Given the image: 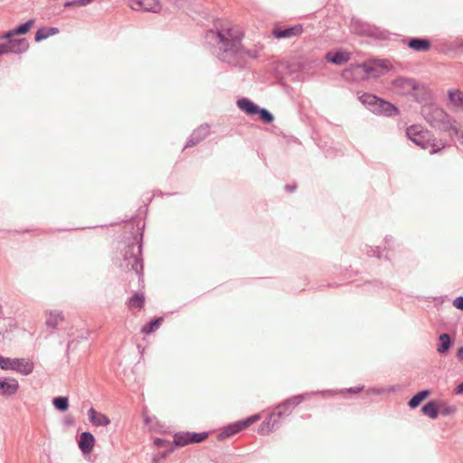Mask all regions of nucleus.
<instances>
[{"instance_id": "obj_1", "label": "nucleus", "mask_w": 463, "mask_h": 463, "mask_svg": "<svg viewBox=\"0 0 463 463\" xmlns=\"http://www.w3.org/2000/svg\"><path fill=\"white\" fill-rule=\"evenodd\" d=\"M243 36L239 27L222 25L205 33L204 44L221 61L232 67L245 68L248 59H256L259 52L244 48L241 43Z\"/></svg>"}, {"instance_id": "obj_2", "label": "nucleus", "mask_w": 463, "mask_h": 463, "mask_svg": "<svg viewBox=\"0 0 463 463\" xmlns=\"http://www.w3.org/2000/svg\"><path fill=\"white\" fill-rule=\"evenodd\" d=\"M128 236L124 237L122 241L124 260L128 266H131V269L138 275V279L143 278V237L144 233H128Z\"/></svg>"}, {"instance_id": "obj_3", "label": "nucleus", "mask_w": 463, "mask_h": 463, "mask_svg": "<svg viewBox=\"0 0 463 463\" xmlns=\"http://www.w3.org/2000/svg\"><path fill=\"white\" fill-rule=\"evenodd\" d=\"M308 393L298 394V395L292 396V397L287 399L286 401H284L283 402H281L280 404H279L276 407V409L274 410L273 413L269 416L267 422L264 421L262 423L260 431L261 432L264 431L265 424H267V428H268L269 431H273L276 429H278L279 422H278V420L275 419L274 417H278L279 419H280V418L289 415L291 413L292 410L296 406L300 404L304 401L305 396Z\"/></svg>"}, {"instance_id": "obj_4", "label": "nucleus", "mask_w": 463, "mask_h": 463, "mask_svg": "<svg viewBox=\"0 0 463 463\" xmlns=\"http://www.w3.org/2000/svg\"><path fill=\"white\" fill-rule=\"evenodd\" d=\"M359 99L369 110L376 115L394 117L400 114V110L395 105L374 94L364 93Z\"/></svg>"}, {"instance_id": "obj_5", "label": "nucleus", "mask_w": 463, "mask_h": 463, "mask_svg": "<svg viewBox=\"0 0 463 463\" xmlns=\"http://www.w3.org/2000/svg\"><path fill=\"white\" fill-rule=\"evenodd\" d=\"M422 115L431 127H442L443 130H452L456 135L459 134V129L450 124L449 116L443 109L424 106Z\"/></svg>"}, {"instance_id": "obj_6", "label": "nucleus", "mask_w": 463, "mask_h": 463, "mask_svg": "<svg viewBox=\"0 0 463 463\" xmlns=\"http://www.w3.org/2000/svg\"><path fill=\"white\" fill-rule=\"evenodd\" d=\"M406 135L411 142H413L415 145L421 148H427L430 145V139L426 137L427 133L420 130L419 127L417 126H411L410 128H408ZM446 143H442L441 146L435 147V144H431L432 148L430 151V153L431 155L439 153V151H441V149L446 147Z\"/></svg>"}, {"instance_id": "obj_7", "label": "nucleus", "mask_w": 463, "mask_h": 463, "mask_svg": "<svg viewBox=\"0 0 463 463\" xmlns=\"http://www.w3.org/2000/svg\"><path fill=\"white\" fill-rule=\"evenodd\" d=\"M208 437V432H190L181 431L174 435V441L175 447H184L191 443H200Z\"/></svg>"}, {"instance_id": "obj_8", "label": "nucleus", "mask_w": 463, "mask_h": 463, "mask_svg": "<svg viewBox=\"0 0 463 463\" xmlns=\"http://www.w3.org/2000/svg\"><path fill=\"white\" fill-rule=\"evenodd\" d=\"M392 90L400 95H411L417 90V81L414 79L399 77L392 80Z\"/></svg>"}, {"instance_id": "obj_9", "label": "nucleus", "mask_w": 463, "mask_h": 463, "mask_svg": "<svg viewBox=\"0 0 463 463\" xmlns=\"http://www.w3.org/2000/svg\"><path fill=\"white\" fill-rule=\"evenodd\" d=\"M343 76L345 79L352 80L354 81L368 80V74L365 71L364 62L351 65L348 69L344 71Z\"/></svg>"}, {"instance_id": "obj_10", "label": "nucleus", "mask_w": 463, "mask_h": 463, "mask_svg": "<svg viewBox=\"0 0 463 463\" xmlns=\"http://www.w3.org/2000/svg\"><path fill=\"white\" fill-rule=\"evenodd\" d=\"M303 32V27L300 24L292 26L280 27L277 26L273 29L272 34L277 39L291 38L293 36L300 35Z\"/></svg>"}, {"instance_id": "obj_11", "label": "nucleus", "mask_w": 463, "mask_h": 463, "mask_svg": "<svg viewBox=\"0 0 463 463\" xmlns=\"http://www.w3.org/2000/svg\"><path fill=\"white\" fill-rule=\"evenodd\" d=\"M210 126L202 124L198 128L194 129L189 137L184 148L193 147L203 140L209 135Z\"/></svg>"}, {"instance_id": "obj_12", "label": "nucleus", "mask_w": 463, "mask_h": 463, "mask_svg": "<svg viewBox=\"0 0 463 463\" xmlns=\"http://www.w3.org/2000/svg\"><path fill=\"white\" fill-rule=\"evenodd\" d=\"M95 437L90 431H83L78 439V446L83 455L90 454L95 445Z\"/></svg>"}, {"instance_id": "obj_13", "label": "nucleus", "mask_w": 463, "mask_h": 463, "mask_svg": "<svg viewBox=\"0 0 463 463\" xmlns=\"http://www.w3.org/2000/svg\"><path fill=\"white\" fill-rule=\"evenodd\" d=\"M18 387L19 383L15 379L0 378V395L12 396L17 392Z\"/></svg>"}, {"instance_id": "obj_14", "label": "nucleus", "mask_w": 463, "mask_h": 463, "mask_svg": "<svg viewBox=\"0 0 463 463\" xmlns=\"http://www.w3.org/2000/svg\"><path fill=\"white\" fill-rule=\"evenodd\" d=\"M11 370L18 372L23 375H29L33 371V364L24 358H14Z\"/></svg>"}, {"instance_id": "obj_15", "label": "nucleus", "mask_w": 463, "mask_h": 463, "mask_svg": "<svg viewBox=\"0 0 463 463\" xmlns=\"http://www.w3.org/2000/svg\"><path fill=\"white\" fill-rule=\"evenodd\" d=\"M9 53L21 54L29 48V43L25 38H18L6 41Z\"/></svg>"}, {"instance_id": "obj_16", "label": "nucleus", "mask_w": 463, "mask_h": 463, "mask_svg": "<svg viewBox=\"0 0 463 463\" xmlns=\"http://www.w3.org/2000/svg\"><path fill=\"white\" fill-rule=\"evenodd\" d=\"M365 71L368 74V80L380 77L385 69L384 61H374L364 62Z\"/></svg>"}, {"instance_id": "obj_17", "label": "nucleus", "mask_w": 463, "mask_h": 463, "mask_svg": "<svg viewBox=\"0 0 463 463\" xmlns=\"http://www.w3.org/2000/svg\"><path fill=\"white\" fill-rule=\"evenodd\" d=\"M453 345L454 339L449 334L442 333L438 337L436 350L439 354L445 355L449 353Z\"/></svg>"}, {"instance_id": "obj_18", "label": "nucleus", "mask_w": 463, "mask_h": 463, "mask_svg": "<svg viewBox=\"0 0 463 463\" xmlns=\"http://www.w3.org/2000/svg\"><path fill=\"white\" fill-rule=\"evenodd\" d=\"M407 45L416 52H427L430 49V41L427 38L412 37L408 40Z\"/></svg>"}, {"instance_id": "obj_19", "label": "nucleus", "mask_w": 463, "mask_h": 463, "mask_svg": "<svg viewBox=\"0 0 463 463\" xmlns=\"http://www.w3.org/2000/svg\"><path fill=\"white\" fill-rule=\"evenodd\" d=\"M325 58L328 62L342 65L349 61L350 55L348 52L343 51H331L326 54Z\"/></svg>"}, {"instance_id": "obj_20", "label": "nucleus", "mask_w": 463, "mask_h": 463, "mask_svg": "<svg viewBox=\"0 0 463 463\" xmlns=\"http://www.w3.org/2000/svg\"><path fill=\"white\" fill-rule=\"evenodd\" d=\"M88 415L91 424L96 427L108 426L110 423V420L107 415L98 412L92 407L89 410Z\"/></svg>"}, {"instance_id": "obj_21", "label": "nucleus", "mask_w": 463, "mask_h": 463, "mask_svg": "<svg viewBox=\"0 0 463 463\" xmlns=\"http://www.w3.org/2000/svg\"><path fill=\"white\" fill-rule=\"evenodd\" d=\"M236 104L237 107L248 116L256 115V111L259 108V106L255 104L251 99L245 97L238 99Z\"/></svg>"}, {"instance_id": "obj_22", "label": "nucleus", "mask_w": 463, "mask_h": 463, "mask_svg": "<svg viewBox=\"0 0 463 463\" xmlns=\"http://www.w3.org/2000/svg\"><path fill=\"white\" fill-rule=\"evenodd\" d=\"M421 412L430 417L431 420H435L438 418L439 410V402L437 401L431 400L425 403L421 407Z\"/></svg>"}, {"instance_id": "obj_23", "label": "nucleus", "mask_w": 463, "mask_h": 463, "mask_svg": "<svg viewBox=\"0 0 463 463\" xmlns=\"http://www.w3.org/2000/svg\"><path fill=\"white\" fill-rule=\"evenodd\" d=\"M411 96H412L417 102L424 105H426L430 100V92L424 86L420 85L418 82L417 90H413L411 93Z\"/></svg>"}, {"instance_id": "obj_24", "label": "nucleus", "mask_w": 463, "mask_h": 463, "mask_svg": "<svg viewBox=\"0 0 463 463\" xmlns=\"http://www.w3.org/2000/svg\"><path fill=\"white\" fill-rule=\"evenodd\" d=\"M430 394V391L429 389H424L417 393H415L408 402V406L411 409L417 408L425 399H427Z\"/></svg>"}, {"instance_id": "obj_25", "label": "nucleus", "mask_w": 463, "mask_h": 463, "mask_svg": "<svg viewBox=\"0 0 463 463\" xmlns=\"http://www.w3.org/2000/svg\"><path fill=\"white\" fill-rule=\"evenodd\" d=\"M145 301L146 298L144 293L136 292L128 298L127 305L129 308L137 307L138 309H142L145 306Z\"/></svg>"}, {"instance_id": "obj_26", "label": "nucleus", "mask_w": 463, "mask_h": 463, "mask_svg": "<svg viewBox=\"0 0 463 463\" xmlns=\"http://www.w3.org/2000/svg\"><path fill=\"white\" fill-rule=\"evenodd\" d=\"M239 426L240 424L238 421L225 426L222 432L218 434V439L221 440L227 437L239 433L240 431L242 430L241 428H239Z\"/></svg>"}, {"instance_id": "obj_27", "label": "nucleus", "mask_w": 463, "mask_h": 463, "mask_svg": "<svg viewBox=\"0 0 463 463\" xmlns=\"http://www.w3.org/2000/svg\"><path fill=\"white\" fill-rule=\"evenodd\" d=\"M163 320L164 318L162 317L151 319L149 322H147L142 326L141 332L146 335L154 333L158 329Z\"/></svg>"}, {"instance_id": "obj_28", "label": "nucleus", "mask_w": 463, "mask_h": 463, "mask_svg": "<svg viewBox=\"0 0 463 463\" xmlns=\"http://www.w3.org/2000/svg\"><path fill=\"white\" fill-rule=\"evenodd\" d=\"M448 99L454 106L463 109V91L460 90H449Z\"/></svg>"}, {"instance_id": "obj_29", "label": "nucleus", "mask_w": 463, "mask_h": 463, "mask_svg": "<svg viewBox=\"0 0 463 463\" xmlns=\"http://www.w3.org/2000/svg\"><path fill=\"white\" fill-rule=\"evenodd\" d=\"M64 319V316L62 312L58 311H51L48 315V317L46 319V326L51 328H57V326L60 321H62Z\"/></svg>"}, {"instance_id": "obj_30", "label": "nucleus", "mask_w": 463, "mask_h": 463, "mask_svg": "<svg viewBox=\"0 0 463 463\" xmlns=\"http://www.w3.org/2000/svg\"><path fill=\"white\" fill-rule=\"evenodd\" d=\"M53 407L60 412H64L69 409V398L67 396H56L52 399Z\"/></svg>"}, {"instance_id": "obj_31", "label": "nucleus", "mask_w": 463, "mask_h": 463, "mask_svg": "<svg viewBox=\"0 0 463 463\" xmlns=\"http://www.w3.org/2000/svg\"><path fill=\"white\" fill-rule=\"evenodd\" d=\"M385 250H387V246H384V248L383 249L381 246L373 247L370 245H365L364 251L368 256H373V257H376L377 259H382L383 257L388 259L387 254L386 255L383 254Z\"/></svg>"}, {"instance_id": "obj_32", "label": "nucleus", "mask_w": 463, "mask_h": 463, "mask_svg": "<svg viewBox=\"0 0 463 463\" xmlns=\"http://www.w3.org/2000/svg\"><path fill=\"white\" fill-rule=\"evenodd\" d=\"M162 5L158 0H146L144 1L143 11L150 12L153 14H159L161 12Z\"/></svg>"}, {"instance_id": "obj_33", "label": "nucleus", "mask_w": 463, "mask_h": 463, "mask_svg": "<svg viewBox=\"0 0 463 463\" xmlns=\"http://www.w3.org/2000/svg\"><path fill=\"white\" fill-rule=\"evenodd\" d=\"M256 115H258L259 118L265 124H269L274 120L273 114L264 108L259 107L256 111Z\"/></svg>"}, {"instance_id": "obj_34", "label": "nucleus", "mask_w": 463, "mask_h": 463, "mask_svg": "<svg viewBox=\"0 0 463 463\" xmlns=\"http://www.w3.org/2000/svg\"><path fill=\"white\" fill-rule=\"evenodd\" d=\"M439 410L442 416H449L457 412V407L455 405H450L444 401L439 402Z\"/></svg>"}, {"instance_id": "obj_35", "label": "nucleus", "mask_w": 463, "mask_h": 463, "mask_svg": "<svg viewBox=\"0 0 463 463\" xmlns=\"http://www.w3.org/2000/svg\"><path fill=\"white\" fill-rule=\"evenodd\" d=\"M34 19H30L25 23L19 24L18 26L15 27V33H18L19 35L27 33L30 31L31 27L34 24Z\"/></svg>"}, {"instance_id": "obj_36", "label": "nucleus", "mask_w": 463, "mask_h": 463, "mask_svg": "<svg viewBox=\"0 0 463 463\" xmlns=\"http://www.w3.org/2000/svg\"><path fill=\"white\" fill-rule=\"evenodd\" d=\"M260 419V416L258 414L251 415L250 417H247L246 419L238 420L240 426L239 428H241V430L247 429L250 425L254 423Z\"/></svg>"}, {"instance_id": "obj_37", "label": "nucleus", "mask_w": 463, "mask_h": 463, "mask_svg": "<svg viewBox=\"0 0 463 463\" xmlns=\"http://www.w3.org/2000/svg\"><path fill=\"white\" fill-rule=\"evenodd\" d=\"M94 0H71L67 1L63 4L64 7H73V6H86L89 4L92 3Z\"/></svg>"}, {"instance_id": "obj_38", "label": "nucleus", "mask_w": 463, "mask_h": 463, "mask_svg": "<svg viewBox=\"0 0 463 463\" xmlns=\"http://www.w3.org/2000/svg\"><path fill=\"white\" fill-rule=\"evenodd\" d=\"M154 445L157 448H165V449H169L170 447H175V444H171L169 440L161 438H156L154 439Z\"/></svg>"}, {"instance_id": "obj_39", "label": "nucleus", "mask_w": 463, "mask_h": 463, "mask_svg": "<svg viewBox=\"0 0 463 463\" xmlns=\"http://www.w3.org/2000/svg\"><path fill=\"white\" fill-rule=\"evenodd\" d=\"M48 33H47V29L46 27H41L40 29H38L36 32H35V34H34V40L35 42L39 43L43 40H45L46 38H48Z\"/></svg>"}, {"instance_id": "obj_40", "label": "nucleus", "mask_w": 463, "mask_h": 463, "mask_svg": "<svg viewBox=\"0 0 463 463\" xmlns=\"http://www.w3.org/2000/svg\"><path fill=\"white\" fill-rule=\"evenodd\" d=\"M173 451H174V447H170L169 449H166L164 451L155 454L152 459H157V462L161 463V460L165 459Z\"/></svg>"}, {"instance_id": "obj_41", "label": "nucleus", "mask_w": 463, "mask_h": 463, "mask_svg": "<svg viewBox=\"0 0 463 463\" xmlns=\"http://www.w3.org/2000/svg\"><path fill=\"white\" fill-rule=\"evenodd\" d=\"M450 49L455 52H463V38H457L451 42Z\"/></svg>"}, {"instance_id": "obj_42", "label": "nucleus", "mask_w": 463, "mask_h": 463, "mask_svg": "<svg viewBox=\"0 0 463 463\" xmlns=\"http://www.w3.org/2000/svg\"><path fill=\"white\" fill-rule=\"evenodd\" d=\"M13 358L0 355V368L2 370H11Z\"/></svg>"}, {"instance_id": "obj_43", "label": "nucleus", "mask_w": 463, "mask_h": 463, "mask_svg": "<svg viewBox=\"0 0 463 463\" xmlns=\"http://www.w3.org/2000/svg\"><path fill=\"white\" fill-rule=\"evenodd\" d=\"M144 1L143 0H129V7L135 11H143Z\"/></svg>"}, {"instance_id": "obj_44", "label": "nucleus", "mask_w": 463, "mask_h": 463, "mask_svg": "<svg viewBox=\"0 0 463 463\" xmlns=\"http://www.w3.org/2000/svg\"><path fill=\"white\" fill-rule=\"evenodd\" d=\"M452 304L457 309L463 311V296L457 297Z\"/></svg>"}, {"instance_id": "obj_45", "label": "nucleus", "mask_w": 463, "mask_h": 463, "mask_svg": "<svg viewBox=\"0 0 463 463\" xmlns=\"http://www.w3.org/2000/svg\"><path fill=\"white\" fill-rule=\"evenodd\" d=\"M363 390H364V386L361 385V386L347 388V389L343 390L342 392H348L351 394H357V393L361 392Z\"/></svg>"}, {"instance_id": "obj_46", "label": "nucleus", "mask_w": 463, "mask_h": 463, "mask_svg": "<svg viewBox=\"0 0 463 463\" xmlns=\"http://www.w3.org/2000/svg\"><path fill=\"white\" fill-rule=\"evenodd\" d=\"M175 5L178 9H185L190 5V0H175Z\"/></svg>"}, {"instance_id": "obj_47", "label": "nucleus", "mask_w": 463, "mask_h": 463, "mask_svg": "<svg viewBox=\"0 0 463 463\" xmlns=\"http://www.w3.org/2000/svg\"><path fill=\"white\" fill-rule=\"evenodd\" d=\"M134 222H135L133 220L124 222V227H123L124 231L125 232H133L135 230Z\"/></svg>"}, {"instance_id": "obj_48", "label": "nucleus", "mask_w": 463, "mask_h": 463, "mask_svg": "<svg viewBox=\"0 0 463 463\" xmlns=\"http://www.w3.org/2000/svg\"><path fill=\"white\" fill-rule=\"evenodd\" d=\"M14 35H19L18 33H15V28L8 31L4 36L3 38L6 39V41L8 40H14Z\"/></svg>"}, {"instance_id": "obj_49", "label": "nucleus", "mask_w": 463, "mask_h": 463, "mask_svg": "<svg viewBox=\"0 0 463 463\" xmlns=\"http://www.w3.org/2000/svg\"><path fill=\"white\" fill-rule=\"evenodd\" d=\"M9 53L6 42L0 43V55Z\"/></svg>"}, {"instance_id": "obj_50", "label": "nucleus", "mask_w": 463, "mask_h": 463, "mask_svg": "<svg viewBox=\"0 0 463 463\" xmlns=\"http://www.w3.org/2000/svg\"><path fill=\"white\" fill-rule=\"evenodd\" d=\"M48 36L57 34L59 33V29L56 27H46Z\"/></svg>"}, {"instance_id": "obj_51", "label": "nucleus", "mask_w": 463, "mask_h": 463, "mask_svg": "<svg viewBox=\"0 0 463 463\" xmlns=\"http://www.w3.org/2000/svg\"><path fill=\"white\" fill-rule=\"evenodd\" d=\"M383 391H384L383 389L373 388V389L369 390L368 392L375 394V395H379V394H382L383 392Z\"/></svg>"}, {"instance_id": "obj_52", "label": "nucleus", "mask_w": 463, "mask_h": 463, "mask_svg": "<svg viewBox=\"0 0 463 463\" xmlns=\"http://www.w3.org/2000/svg\"><path fill=\"white\" fill-rule=\"evenodd\" d=\"M457 358L459 361H463V345L460 346L457 351Z\"/></svg>"}, {"instance_id": "obj_53", "label": "nucleus", "mask_w": 463, "mask_h": 463, "mask_svg": "<svg viewBox=\"0 0 463 463\" xmlns=\"http://www.w3.org/2000/svg\"><path fill=\"white\" fill-rule=\"evenodd\" d=\"M297 189V185L296 184H287L285 186V190L288 193H292L294 192L295 190Z\"/></svg>"}, {"instance_id": "obj_54", "label": "nucleus", "mask_w": 463, "mask_h": 463, "mask_svg": "<svg viewBox=\"0 0 463 463\" xmlns=\"http://www.w3.org/2000/svg\"><path fill=\"white\" fill-rule=\"evenodd\" d=\"M455 393L463 394V382L460 383L455 389Z\"/></svg>"}, {"instance_id": "obj_55", "label": "nucleus", "mask_w": 463, "mask_h": 463, "mask_svg": "<svg viewBox=\"0 0 463 463\" xmlns=\"http://www.w3.org/2000/svg\"><path fill=\"white\" fill-rule=\"evenodd\" d=\"M364 285L367 286V287H371V286L379 287V286L382 285V283L378 282V281H373V282H370L369 281V282H366Z\"/></svg>"}, {"instance_id": "obj_56", "label": "nucleus", "mask_w": 463, "mask_h": 463, "mask_svg": "<svg viewBox=\"0 0 463 463\" xmlns=\"http://www.w3.org/2000/svg\"><path fill=\"white\" fill-rule=\"evenodd\" d=\"M391 239H392L391 236H386V238H385V244L389 245Z\"/></svg>"}, {"instance_id": "obj_57", "label": "nucleus", "mask_w": 463, "mask_h": 463, "mask_svg": "<svg viewBox=\"0 0 463 463\" xmlns=\"http://www.w3.org/2000/svg\"><path fill=\"white\" fill-rule=\"evenodd\" d=\"M145 229V223L143 222L141 227H137V232H143Z\"/></svg>"}, {"instance_id": "obj_58", "label": "nucleus", "mask_w": 463, "mask_h": 463, "mask_svg": "<svg viewBox=\"0 0 463 463\" xmlns=\"http://www.w3.org/2000/svg\"><path fill=\"white\" fill-rule=\"evenodd\" d=\"M71 230H67V229H61V230H59L58 232H71Z\"/></svg>"}, {"instance_id": "obj_59", "label": "nucleus", "mask_w": 463, "mask_h": 463, "mask_svg": "<svg viewBox=\"0 0 463 463\" xmlns=\"http://www.w3.org/2000/svg\"><path fill=\"white\" fill-rule=\"evenodd\" d=\"M394 390H395V388L392 386V387H390L388 391L389 392H394Z\"/></svg>"}, {"instance_id": "obj_60", "label": "nucleus", "mask_w": 463, "mask_h": 463, "mask_svg": "<svg viewBox=\"0 0 463 463\" xmlns=\"http://www.w3.org/2000/svg\"><path fill=\"white\" fill-rule=\"evenodd\" d=\"M66 423H67V424H71V423H72V420H66Z\"/></svg>"}, {"instance_id": "obj_61", "label": "nucleus", "mask_w": 463, "mask_h": 463, "mask_svg": "<svg viewBox=\"0 0 463 463\" xmlns=\"http://www.w3.org/2000/svg\"><path fill=\"white\" fill-rule=\"evenodd\" d=\"M461 136L463 137V132L461 133Z\"/></svg>"}]
</instances>
